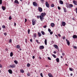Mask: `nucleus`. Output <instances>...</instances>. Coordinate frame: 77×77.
I'll use <instances>...</instances> for the list:
<instances>
[{
    "label": "nucleus",
    "instance_id": "f257e3e1",
    "mask_svg": "<svg viewBox=\"0 0 77 77\" xmlns=\"http://www.w3.org/2000/svg\"><path fill=\"white\" fill-rule=\"evenodd\" d=\"M45 15H46V13H42L41 14V15L39 16V18L41 20V21H43V20L44 19V17L45 16Z\"/></svg>",
    "mask_w": 77,
    "mask_h": 77
},
{
    "label": "nucleus",
    "instance_id": "f03ea898",
    "mask_svg": "<svg viewBox=\"0 0 77 77\" xmlns=\"http://www.w3.org/2000/svg\"><path fill=\"white\" fill-rule=\"evenodd\" d=\"M66 6L67 8H72V7H73V5L71 4H67Z\"/></svg>",
    "mask_w": 77,
    "mask_h": 77
},
{
    "label": "nucleus",
    "instance_id": "7ed1b4c3",
    "mask_svg": "<svg viewBox=\"0 0 77 77\" xmlns=\"http://www.w3.org/2000/svg\"><path fill=\"white\" fill-rule=\"evenodd\" d=\"M45 5H46V6L47 8H50V5L49 4H48V2H46Z\"/></svg>",
    "mask_w": 77,
    "mask_h": 77
},
{
    "label": "nucleus",
    "instance_id": "20e7f679",
    "mask_svg": "<svg viewBox=\"0 0 77 77\" xmlns=\"http://www.w3.org/2000/svg\"><path fill=\"white\" fill-rule=\"evenodd\" d=\"M36 20H34L33 19H32V24L33 26H34V25H35V24H36Z\"/></svg>",
    "mask_w": 77,
    "mask_h": 77
},
{
    "label": "nucleus",
    "instance_id": "39448f33",
    "mask_svg": "<svg viewBox=\"0 0 77 77\" xmlns=\"http://www.w3.org/2000/svg\"><path fill=\"white\" fill-rule=\"evenodd\" d=\"M9 67L10 68H15V64H13L11 65H10L9 66Z\"/></svg>",
    "mask_w": 77,
    "mask_h": 77
},
{
    "label": "nucleus",
    "instance_id": "423d86ee",
    "mask_svg": "<svg viewBox=\"0 0 77 77\" xmlns=\"http://www.w3.org/2000/svg\"><path fill=\"white\" fill-rule=\"evenodd\" d=\"M38 11L40 12H42V8L41 7H39L38 8Z\"/></svg>",
    "mask_w": 77,
    "mask_h": 77
},
{
    "label": "nucleus",
    "instance_id": "0eeeda50",
    "mask_svg": "<svg viewBox=\"0 0 77 77\" xmlns=\"http://www.w3.org/2000/svg\"><path fill=\"white\" fill-rule=\"evenodd\" d=\"M54 47L56 49H57V50L59 49V47H58V46L56 45H54Z\"/></svg>",
    "mask_w": 77,
    "mask_h": 77
},
{
    "label": "nucleus",
    "instance_id": "6e6552de",
    "mask_svg": "<svg viewBox=\"0 0 77 77\" xmlns=\"http://www.w3.org/2000/svg\"><path fill=\"white\" fill-rule=\"evenodd\" d=\"M66 41L67 42L68 45L69 46V45H70V42H69V40H67V39H66Z\"/></svg>",
    "mask_w": 77,
    "mask_h": 77
},
{
    "label": "nucleus",
    "instance_id": "1a4fd4ad",
    "mask_svg": "<svg viewBox=\"0 0 77 77\" xmlns=\"http://www.w3.org/2000/svg\"><path fill=\"white\" fill-rule=\"evenodd\" d=\"M33 5L34 6H37V3H36L35 2H33Z\"/></svg>",
    "mask_w": 77,
    "mask_h": 77
},
{
    "label": "nucleus",
    "instance_id": "9d476101",
    "mask_svg": "<svg viewBox=\"0 0 77 77\" xmlns=\"http://www.w3.org/2000/svg\"><path fill=\"white\" fill-rule=\"evenodd\" d=\"M73 3L75 5H77V2L73 0Z\"/></svg>",
    "mask_w": 77,
    "mask_h": 77
},
{
    "label": "nucleus",
    "instance_id": "9b49d317",
    "mask_svg": "<svg viewBox=\"0 0 77 77\" xmlns=\"http://www.w3.org/2000/svg\"><path fill=\"white\" fill-rule=\"evenodd\" d=\"M72 38L73 39H76L77 38V36L76 35H73Z\"/></svg>",
    "mask_w": 77,
    "mask_h": 77
},
{
    "label": "nucleus",
    "instance_id": "f8f14e48",
    "mask_svg": "<svg viewBox=\"0 0 77 77\" xmlns=\"http://www.w3.org/2000/svg\"><path fill=\"white\" fill-rule=\"evenodd\" d=\"M39 48L40 50L44 49V46H40L39 47Z\"/></svg>",
    "mask_w": 77,
    "mask_h": 77
},
{
    "label": "nucleus",
    "instance_id": "ddd939ff",
    "mask_svg": "<svg viewBox=\"0 0 77 77\" xmlns=\"http://www.w3.org/2000/svg\"><path fill=\"white\" fill-rule=\"evenodd\" d=\"M62 24L63 26H65L66 25V23L65 22H62Z\"/></svg>",
    "mask_w": 77,
    "mask_h": 77
},
{
    "label": "nucleus",
    "instance_id": "4468645a",
    "mask_svg": "<svg viewBox=\"0 0 77 77\" xmlns=\"http://www.w3.org/2000/svg\"><path fill=\"white\" fill-rule=\"evenodd\" d=\"M51 27H53L54 26L55 24L54 23H51Z\"/></svg>",
    "mask_w": 77,
    "mask_h": 77
},
{
    "label": "nucleus",
    "instance_id": "2eb2a0df",
    "mask_svg": "<svg viewBox=\"0 0 77 77\" xmlns=\"http://www.w3.org/2000/svg\"><path fill=\"white\" fill-rule=\"evenodd\" d=\"M8 71L9 72V73H10V74H12V71L11 70V69H10L8 70Z\"/></svg>",
    "mask_w": 77,
    "mask_h": 77
},
{
    "label": "nucleus",
    "instance_id": "dca6fc26",
    "mask_svg": "<svg viewBox=\"0 0 77 77\" xmlns=\"http://www.w3.org/2000/svg\"><path fill=\"white\" fill-rule=\"evenodd\" d=\"M14 3H17V4H19V2L17 0H15L14 2Z\"/></svg>",
    "mask_w": 77,
    "mask_h": 77
},
{
    "label": "nucleus",
    "instance_id": "f3484780",
    "mask_svg": "<svg viewBox=\"0 0 77 77\" xmlns=\"http://www.w3.org/2000/svg\"><path fill=\"white\" fill-rule=\"evenodd\" d=\"M60 3L61 5H63V2L62 1L60 0Z\"/></svg>",
    "mask_w": 77,
    "mask_h": 77
},
{
    "label": "nucleus",
    "instance_id": "a211bd4d",
    "mask_svg": "<svg viewBox=\"0 0 77 77\" xmlns=\"http://www.w3.org/2000/svg\"><path fill=\"white\" fill-rule=\"evenodd\" d=\"M16 47L17 49H20V46L19 45H17L16 46Z\"/></svg>",
    "mask_w": 77,
    "mask_h": 77
},
{
    "label": "nucleus",
    "instance_id": "6ab92c4d",
    "mask_svg": "<svg viewBox=\"0 0 77 77\" xmlns=\"http://www.w3.org/2000/svg\"><path fill=\"white\" fill-rule=\"evenodd\" d=\"M63 9L64 11V12H67V11H66V8L63 7Z\"/></svg>",
    "mask_w": 77,
    "mask_h": 77
},
{
    "label": "nucleus",
    "instance_id": "aec40b11",
    "mask_svg": "<svg viewBox=\"0 0 77 77\" xmlns=\"http://www.w3.org/2000/svg\"><path fill=\"white\" fill-rule=\"evenodd\" d=\"M48 75L49 77H53V76L51 73H48Z\"/></svg>",
    "mask_w": 77,
    "mask_h": 77
},
{
    "label": "nucleus",
    "instance_id": "412c9836",
    "mask_svg": "<svg viewBox=\"0 0 77 77\" xmlns=\"http://www.w3.org/2000/svg\"><path fill=\"white\" fill-rule=\"evenodd\" d=\"M51 6L52 7V8H53L54 7V4H51Z\"/></svg>",
    "mask_w": 77,
    "mask_h": 77
},
{
    "label": "nucleus",
    "instance_id": "4be33fe9",
    "mask_svg": "<svg viewBox=\"0 0 77 77\" xmlns=\"http://www.w3.org/2000/svg\"><path fill=\"white\" fill-rule=\"evenodd\" d=\"M56 60L57 62H59V58H57L56 59Z\"/></svg>",
    "mask_w": 77,
    "mask_h": 77
},
{
    "label": "nucleus",
    "instance_id": "5701e85b",
    "mask_svg": "<svg viewBox=\"0 0 77 77\" xmlns=\"http://www.w3.org/2000/svg\"><path fill=\"white\" fill-rule=\"evenodd\" d=\"M2 9H3V11H5V6H2Z\"/></svg>",
    "mask_w": 77,
    "mask_h": 77
},
{
    "label": "nucleus",
    "instance_id": "b1692460",
    "mask_svg": "<svg viewBox=\"0 0 77 77\" xmlns=\"http://www.w3.org/2000/svg\"><path fill=\"white\" fill-rule=\"evenodd\" d=\"M33 36L34 38L36 37V33H34L33 35Z\"/></svg>",
    "mask_w": 77,
    "mask_h": 77
},
{
    "label": "nucleus",
    "instance_id": "393cba45",
    "mask_svg": "<svg viewBox=\"0 0 77 77\" xmlns=\"http://www.w3.org/2000/svg\"><path fill=\"white\" fill-rule=\"evenodd\" d=\"M10 55L11 57H12V56H13V53L12 52H11Z\"/></svg>",
    "mask_w": 77,
    "mask_h": 77
},
{
    "label": "nucleus",
    "instance_id": "a878e982",
    "mask_svg": "<svg viewBox=\"0 0 77 77\" xmlns=\"http://www.w3.org/2000/svg\"><path fill=\"white\" fill-rule=\"evenodd\" d=\"M38 36L40 37V36H41V34L39 32H38Z\"/></svg>",
    "mask_w": 77,
    "mask_h": 77
},
{
    "label": "nucleus",
    "instance_id": "bb28decb",
    "mask_svg": "<svg viewBox=\"0 0 77 77\" xmlns=\"http://www.w3.org/2000/svg\"><path fill=\"white\" fill-rule=\"evenodd\" d=\"M45 45H47V39H45Z\"/></svg>",
    "mask_w": 77,
    "mask_h": 77
},
{
    "label": "nucleus",
    "instance_id": "cd10ccee",
    "mask_svg": "<svg viewBox=\"0 0 77 77\" xmlns=\"http://www.w3.org/2000/svg\"><path fill=\"white\" fill-rule=\"evenodd\" d=\"M41 33H42V35H45V32H44V31H42Z\"/></svg>",
    "mask_w": 77,
    "mask_h": 77
},
{
    "label": "nucleus",
    "instance_id": "c85d7f7f",
    "mask_svg": "<svg viewBox=\"0 0 77 77\" xmlns=\"http://www.w3.org/2000/svg\"><path fill=\"white\" fill-rule=\"evenodd\" d=\"M30 66V64H29V63H28L27 64V67H29Z\"/></svg>",
    "mask_w": 77,
    "mask_h": 77
},
{
    "label": "nucleus",
    "instance_id": "c756f323",
    "mask_svg": "<svg viewBox=\"0 0 77 77\" xmlns=\"http://www.w3.org/2000/svg\"><path fill=\"white\" fill-rule=\"evenodd\" d=\"M14 62L16 63V64H18V61L17 60H14Z\"/></svg>",
    "mask_w": 77,
    "mask_h": 77
},
{
    "label": "nucleus",
    "instance_id": "7c9ffc66",
    "mask_svg": "<svg viewBox=\"0 0 77 77\" xmlns=\"http://www.w3.org/2000/svg\"><path fill=\"white\" fill-rule=\"evenodd\" d=\"M52 56H53V57H54V58H56V55H55L54 54H53Z\"/></svg>",
    "mask_w": 77,
    "mask_h": 77
},
{
    "label": "nucleus",
    "instance_id": "2f4dec72",
    "mask_svg": "<svg viewBox=\"0 0 77 77\" xmlns=\"http://www.w3.org/2000/svg\"><path fill=\"white\" fill-rule=\"evenodd\" d=\"M20 72H22V73H24V70L22 69L20 70Z\"/></svg>",
    "mask_w": 77,
    "mask_h": 77
},
{
    "label": "nucleus",
    "instance_id": "473e14b6",
    "mask_svg": "<svg viewBox=\"0 0 77 77\" xmlns=\"http://www.w3.org/2000/svg\"><path fill=\"white\" fill-rule=\"evenodd\" d=\"M36 42H37V43H38L39 44H40V42H38V40H36Z\"/></svg>",
    "mask_w": 77,
    "mask_h": 77
},
{
    "label": "nucleus",
    "instance_id": "72a5a7b5",
    "mask_svg": "<svg viewBox=\"0 0 77 77\" xmlns=\"http://www.w3.org/2000/svg\"><path fill=\"white\" fill-rule=\"evenodd\" d=\"M41 2H42V3H44V0H40Z\"/></svg>",
    "mask_w": 77,
    "mask_h": 77
},
{
    "label": "nucleus",
    "instance_id": "f704fd0d",
    "mask_svg": "<svg viewBox=\"0 0 77 77\" xmlns=\"http://www.w3.org/2000/svg\"><path fill=\"white\" fill-rule=\"evenodd\" d=\"M48 60H51V59L50 57H48Z\"/></svg>",
    "mask_w": 77,
    "mask_h": 77
},
{
    "label": "nucleus",
    "instance_id": "c9c22d12",
    "mask_svg": "<svg viewBox=\"0 0 77 77\" xmlns=\"http://www.w3.org/2000/svg\"><path fill=\"white\" fill-rule=\"evenodd\" d=\"M2 4V0H0V5Z\"/></svg>",
    "mask_w": 77,
    "mask_h": 77
},
{
    "label": "nucleus",
    "instance_id": "e433bc0d",
    "mask_svg": "<svg viewBox=\"0 0 77 77\" xmlns=\"http://www.w3.org/2000/svg\"><path fill=\"white\" fill-rule=\"evenodd\" d=\"M69 69L70 71H72V68H69Z\"/></svg>",
    "mask_w": 77,
    "mask_h": 77
},
{
    "label": "nucleus",
    "instance_id": "4c0bfd02",
    "mask_svg": "<svg viewBox=\"0 0 77 77\" xmlns=\"http://www.w3.org/2000/svg\"><path fill=\"white\" fill-rule=\"evenodd\" d=\"M30 29H29L28 30V34H29V33H30Z\"/></svg>",
    "mask_w": 77,
    "mask_h": 77
},
{
    "label": "nucleus",
    "instance_id": "58836bf2",
    "mask_svg": "<svg viewBox=\"0 0 77 77\" xmlns=\"http://www.w3.org/2000/svg\"><path fill=\"white\" fill-rule=\"evenodd\" d=\"M73 48L75 49H77V47L76 46H73Z\"/></svg>",
    "mask_w": 77,
    "mask_h": 77
},
{
    "label": "nucleus",
    "instance_id": "ea45409f",
    "mask_svg": "<svg viewBox=\"0 0 77 77\" xmlns=\"http://www.w3.org/2000/svg\"><path fill=\"white\" fill-rule=\"evenodd\" d=\"M48 32H51V29H50L48 28Z\"/></svg>",
    "mask_w": 77,
    "mask_h": 77
},
{
    "label": "nucleus",
    "instance_id": "a19ab883",
    "mask_svg": "<svg viewBox=\"0 0 77 77\" xmlns=\"http://www.w3.org/2000/svg\"><path fill=\"white\" fill-rule=\"evenodd\" d=\"M2 27L3 28V29H5V28L6 26H5L3 25L2 26Z\"/></svg>",
    "mask_w": 77,
    "mask_h": 77
},
{
    "label": "nucleus",
    "instance_id": "79ce46f5",
    "mask_svg": "<svg viewBox=\"0 0 77 77\" xmlns=\"http://www.w3.org/2000/svg\"><path fill=\"white\" fill-rule=\"evenodd\" d=\"M40 75L41 77H43V75H42V73H40Z\"/></svg>",
    "mask_w": 77,
    "mask_h": 77
},
{
    "label": "nucleus",
    "instance_id": "37998d69",
    "mask_svg": "<svg viewBox=\"0 0 77 77\" xmlns=\"http://www.w3.org/2000/svg\"><path fill=\"white\" fill-rule=\"evenodd\" d=\"M9 42H11H11H12V39H10Z\"/></svg>",
    "mask_w": 77,
    "mask_h": 77
},
{
    "label": "nucleus",
    "instance_id": "c03bdc74",
    "mask_svg": "<svg viewBox=\"0 0 77 77\" xmlns=\"http://www.w3.org/2000/svg\"><path fill=\"white\" fill-rule=\"evenodd\" d=\"M11 19H12V17H11L10 16L9 17V19L10 20H11Z\"/></svg>",
    "mask_w": 77,
    "mask_h": 77
},
{
    "label": "nucleus",
    "instance_id": "a18cd8bd",
    "mask_svg": "<svg viewBox=\"0 0 77 77\" xmlns=\"http://www.w3.org/2000/svg\"><path fill=\"white\" fill-rule=\"evenodd\" d=\"M27 75H28V76H30V73H28L27 74Z\"/></svg>",
    "mask_w": 77,
    "mask_h": 77
},
{
    "label": "nucleus",
    "instance_id": "49530a36",
    "mask_svg": "<svg viewBox=\"0 0 77 77\" xmlns=\"http://www.w3.org/2000/svg\"><path fill=\"white\" fill-rule=\"evenodd\" d=\"M4 35H5V36H6L7 35V33L5 32L4 33Z\"/></svg>",
    "mask_w": 77,
    "mask_h": 77
},
{
    "label": "nucleus",
    "instance_id": "de8ad7c7",
    "mask_svg": "<svg viewBox=\"0 0 77 77\" xmlns=\"http://www.w3.org/2000/svg\"><path fill=\"white\" fill-rule=\"evenodd\" d=\"M53 32L51 31V32H50V35H52V34H53Z\"/></svg>",
    "mask_w": 77,
    "mask_h": 77
},
{
    "label": "nucleus",
    "instance_id": "09e8293b",
    "mask_svg": "<svg viewBox=\"0 0 77 77\" xmlns=\"http://www.w3.org/2000/svg\"><path fill=\"white\" fill-rule=\"evenodd\" d=\"M58 36H59V37H60V36H61V35H60V34H58Z\"/></svg>",
    "mask_w": 77,
    "mask_h": 77
},
{
    "label": "nucleus",
    "instance_id": "8fccbe9b",
    "mask_svg": "<svg viewBox=\"0 0 77 77\" xmlns=\"http://www.w3.org/2000/svg\"><path fill=\"white\" fill-rule=\"evenodd\" d=\"M43 27L45 28H46V27H47V26L46 25H45L44 26H43Z\"/></svg>",
    "mask_w": 77,
    "mask_h": 77
},
{
    "label": "nucleus",
    "instance_id": "3c124183",
    "mask_svg": "<svg viewBox=\"0 0 77 77\" xmlns=\"http://www.w3.org/2000/svg\"><path fill=\"white\" fill-rule=\"evenodd\" d=\"M75 12H76V13L77 14V8H75Z\"/></svg>",
    "mask_w": 77,
    "mask_h": 77
},
{
    "label": "nucleus",
    "instance_id": "603ef678",
    "mask_svg": "<svg viewBox=\"0 0 77 77\" xmlns=\"http://www.w3.org/2000/svg\"><path fill=\"white\" fill-rule=\"evenodd\" d=\"M58 9L59 10L60 9V7L59 6H58Z\"/></svg>",
    "mask_w": 77,
    "mask_h": 77
},
{
    "label": "nucleus",
    "instance_id": "864d4df0",
    "mask_svg": "<svg viewBox=\"0 0 77 77\" xmlns=\"http://www.w3.org/2000/svg\"><path fill=\"white\" fill-rule=\"evenodd\" d=\"M37 18L38 19H39V16H37Z\"/></svg>",
    "mask_w": 77,
    "mask_h": 77
},
{
    "label": "nucleus",
    "instance_id": "5fc2aeb1",
    "mask_svg": "<svg viewBox=\"0 0 77 77\" xmlns=\"http://www.w3.org/2000/svg\"><path fill=\"white\" fill-rule=\"evenodd\" d=\"M25 42L26 43H27V39H25Z\"/></svg>",
    "mask_w": 77,
    "mask_h": 77
},
{
    "label": "nucleus",
    "instance_id": "6e6d98bb",
    "mask_svg": "<svg viewBox=\"0 0 77 77\" xmlns=\"http://www.w3.org/2000/svg\"><path fill=\"white\" fill-rule=\"evenodd\" d=\"M25 23H26V22L27 21V19H25Z\"/></svg>",
    "mask_w": 77,
    "mask_h": 77
},
{
    "label": "nucleus",
    "instance_id": "4d7b16f0",
    "mask_svg": "<svg viewBox=\"0 0 77 77\" xmlns=\"http://www.w3.org/2000/svg\"><path fill=\"white\" fill-rule=\"evenodd\" d=\"M63 39H65V36H64L63 38Z\"/></svg>",
    "mask_w": 77,
    "mask_h": 77
},
{
    "label": "nucleus",
    "instance_id": "13d9d810",
    "mask_svg": "<svg viewBox=\"0 0 77 77\" xmlns=\"http://www.w3.org/2000/svg\"><path fill=\"white\" fill-rule=\"evenodd\" d=\"M62 56H65V54L64 53H63L62 54Z\"/></svg>",
    "mask_w": 77,
    "mask_h": 77
},
{
    "label": "nucleus",
    "instance_id": "bf43d9fd",
    "mask_svg": "<svg viewBox=\"0 0 77 77\" xmlns=\"http://www.w3.org/2000/svg\"><path fill=\"white\" fill-rule=\"evenodd\" d=\"M30 41L31 42H32V39H30Z\"/></svg>",
    "mask_w": 77,
    "mask_h": 77
},
{
    "label": "nucleus",
    "instance_id": "052dcab7",
    "mask_svg": "<svg viewBox=\"0 0 77 77\" xmlns=\"http://www.w3.org/2000/svg\"><path fill=\"white\" fill-rule=\"evenodd\" d=\"M32 59H35V56H32Z\"/></svg>",
    "mask_w": 77,
    "mask_h": 77
},
{
    "label": "nucleus",
    "instance_id": "680f3d73",
    "mask_svg": "<svg viewBox=\"0 0 77 77\" xmlns=\"http://www.w3.org/2000/svg\"><path fill=\"white\" fill-rule=\"evenodd\" d=\"M54 54H56V51H54Z\"/></svg>",
    "mask_w": 77,
    "mask_h": 77
},
{
    "label": "nucleus",
    "instance_id": "e2e57ef3",
    "mask_svg": "<svg viewBox=\"0 0 77 77\" xmlns=\"http://www.w3.org/2000/svg\"><path fill=\"white\" fill-rule=\"evenodd\" d=\"M0 68L2 67V66L1 64H0Z\"/></svg>",
    "mask_w": 77,
    "mask_h": 77
},
{
    "label": "nucleus",
    "instance_id": "0e129e2a",
    "mask_svg": "<svg viewBox=\"0 0 77 77\" xmlns=\"http://www.w3.org/2000/svg\"><path fill=\"white\" fill-rule=\"evenodd\" d=\"M60 58H61V59H63V56H60Z\"/></svg>",
    "mask_w": 77,
    "mask_h": 77
},
{
    "label": "nucleus",
    "instance_id": "69168bd1",
    "mask_svg": "<svg viewBox=\"0 0 77 77\" xmlns=\"http://www.w3.org/2000/svg\"><path fill=\"white\" fill-rule=\"evenodd\" d=\"M72 75H73V74H72V73H71V74H70V75H71V76H72Z\"/></svg>",
    "mask_w": 77,
    "mask_h": 77
},
{
    "label": "nucleus",
    "instance_id": "338daca9",
    "mask_svg": "<svg viewBox=\"0 0 77 77\" xmlns=\"http://www.w3.org/2000/svg\"><path fill=\"white\" fill-rule=\"evenodd\" d=\"M5 50L6 51H8V48H6L5 49Z\"/></svg>",
    "mask_w": 77,
    "mask_h": 77
},
{
    "label": "nucleus",
    "instance_id": "774afa93",
    "mask_svg": "<svg viewBox=\"0 0 77 77\" xmlns=\"http://www.w3.org/2000/svg\"><path fill=\"white\" fill-rule=\"evenodd\" d=\"M14 25L15 26H16V23H14Z\"/></svg>",
    "mask_w": 77,
    "mask_h": 77
}]
</instances>
